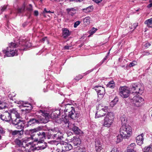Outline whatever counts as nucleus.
Segmentation results:
<instances>
[{
	"label": "nucleus",
	"mask_w": 152,
	"mask_h": 152,
	"mask_svg": "<svg viewBox=\"0 0 152 152\" xmlns=\"http://www.w3.org/2000/svg\"><path fill=\"white\" fill-rule=\"evenodd\" d=\"M31 43L29 42H26L23 40L19 42L18 45L15 42H11L9 44V47L7 48L6 51L3 50V53H6L7 56H13L15 55H17V50L15 48L17 47H20L18 49L20 50H24L29 48L31 46Z\"/></svg>",
	"instance_id": "1"
},
{
	"label": "nucleus",
	"mask_w": 152,
	"mask_h": 152,
	"mask_svg": "<svg viewBox=\"0 0 152 152\" xmlns=\"http://www.w3.org/2000/svg\"><path fill=\"white\" fill-rule=\"evenodd\" d=\"M131 90L132 91V94L133 95L135 94L137 95L138 94L142 92L141 89V86L140 84L133 85L131 88ZM143 100L144 99L142 98L137 95L134 96L133 98L131 99V102L134 105L137 107L142 105Z\"/></svg>",
	"instance_id": "2"
},
{
	"label": "nucleus",
	"mask_w": 152,
	"mask_h": 152,
	"mask_svg": "<svg viewBox=\"0 0 152 152\" xmlns=\"http://www.w3.org/2000/svg\"><path fill=\"white\" fill-rule=\"evenodd\" d=\"M103 125L106 127H109L113 124L114 118V114L113 112H108L105 115Z\"/></svg>",
	"instance_id": "3"
},
{
	"label": "nucleus",
	"mask_w": 152,
	"mask_h": 152,
	"mask_svg": "<svg viewBox=\"0 0 152 152\" xmlns=\"http://www.w3.org/2000/svg\"><path fill=\"white\" fill-rule=\"evenodd\" d=\"M64 112H68V116L72 119L78 118L80 115L79 113H76L74 108L70 104L65 105Z\"/></svg>",
	"instance_id": "4"
},
{
	"label": "nucleus",
	"mask_w": 152,
	"mask_h": 152,
	"mask_svg": "<svg viewBox=\"0 0 152 152\" xmlns=\"http://www.w3.org/2000/svg\"><path fill=\"white\" fill-rule=\"evenodd\" d=\"M132 133V128L130 126L122 125L120 130V134L125 138H129Z\"/></svg>",
	"instance_id": "5"
},
{
	"label": "nucleus",
	"mask_w": 152,
	"mask_h": 152,
	"mask_svg": "<svg viewBox=\"0 0 152 152\" xmlns=\"http://www.w3.org/2000/svg\"><path fill=\"white\" fill-rule=\"evenodd\" d=\"M31 137H27L21 140L18 139H16L15 141V144L19 145L20 147H23L25 148L26 146L27 147L30 146L31 147L33 145V142H28L29 140Z\"/></svg>",
	"instance_id": "6"
},
{
	"label": "nucleus",
	"mask_w": 152,
	"mask_h": 152,
	"mask_svg": "<svg viewBox=\"0 0 152 152\" xmlns=\"http://www.w3.org/2000/svg\"><path fill=\"white\" fill-rule=\"evenodd\" d=\"M96 109L97 110L95 114V117L98 118L105 115V114L104 113H102V112H107L108 107L104 106L102 104H100L97 106Z\"/></svg>",
	"instance_id": "7"
},
{
	"label": "nucleus",
	"mask_w": 152,
	"mask_h": 152,
	"mask_svg": "<svg viewBox=\"0 0 152 152\" xmlns=\"http://www.w3.org/2000/svg\"><path fill=\"white\" fill-rule=\"evenodd\" d=\"M38 112L42 116L39 117L37 120L39 121V124L40 123H46L48 122L49 114L45 110H40Z\"/></svg>",
	"instance_id": "8"
},
{
	"label": "nucleus",
	"mask_w": 152,
	"mask_h": 152,
	"mask_svg": "<svg viewBox=\"0 0 152 152\" xmlns=\"http://www.w3.org/2000/svg\"><path fill=\"white\" fill-rule=\"evenodd\" d=\"M118 92L120 95L124 98L128 97L130 93L129 88L126 86H121L119 88Z\"/></svg>",
	"instance_id": "9"
},
{
	"label": "nucleus",
	"mask_w": 152,
	"mask_h": 152,
	"mask_svg": "<svg viewBox=\"0 0 152 152\" xmlns=\"http://www.w3.org/2000/svg\"><path fill=\"white\" fill-rule=\"evenodd\" d=\"M12 124L18 129H23L24 127V121L20 119H16L13 121Z\"/></svg>",
	"instance_id": "10"
},
{
	"label": "nucleus",
	"mask_w": 152,
	"mask_h": 152,
	"mask_svg": "<svg viewBox=\"0 0 152 152\" xmlns=\"http://www.w3.org/2000/svg\"><path fill=\"white\" fill-rule=\"evenodd\" d=\"M67 118V117L66 116L62 115L61 119H56V121L58 123L62 122L64 123L63 124L64 126L65 127H68L69 128L70 126V124L69 120L66 118ZM60 119L61 118H60Z\"/></svg>",
	"instance_id": "11"
},
{
	"label": "nucleus",
	"mask_w": 152,
	"mask_h": 152,
	"mask_svg": "<svg viewBox=\"0 0 152 152\" xmlns=\"http://www.w3.org/2000/svg\"><path fill=\"white\" fill-rule=\"evenodd\" d=\"M9 111L10 116L12 118V123L13 121L15 120L16 119H20V115L15 109H13L10 110Z\"/></svg>",
	"instance_id": "12"
},
{
	"label": "nucleus",
	"mask_w": 152,
	"mask_h": 152,
	"mask_svg": "<svg viewBox=\"0 0 152 152\" xmlns=\"http://www.w3.org/2000/svg\"><path fill=\"white\" fill-rule=\"evenodd\" d=\"M0 118L3 121L9 122L12 120L9 111H6L0 115Z\"/></svg>",
	"instance_id": "13"
},
{
	"label": "nucleus",
	"mask_w": 152,
	"mask_h": 152,
	"mask_svg": "<svg viewBox=\"0 0 152 152\" xmlns=\"http://www.w3.org/2000/svg\"><path fill=\"white\" fill-rule=\"evenodd\" d=\"M95 90L96 91L98 96L100 98H102L105 94L104 88L101 86L97 87Z\"/></svg>",
	"instance_id": "14"
},
{
	"label": "nucleus",
	"mask_w": 152,
	"mask_h": 152,
	"mask_svg": "<svg viewBox=\"0 0 152 152\" xmlns=\"http://www.w3.org/2000/svg\"><path fill=\"white\" fill-rule=\"evenodd\" d=\"M61 146L63 151H68L72 149V145L66 142H64L61 144Z\"/></svg>",
	"instance_id": "15"
},
{
	"label": "nucleus",
	"mask_w": 152,
	"mask_h": 152,
	"mask_svg": "<svg viewBox=\"0 0 152 152\" xmlns=\"http://www.w3.org/2000/svg\"><path fill=\"white\" fill-rule=\"evenodd\" d=\"M36 141H38L37 148H39V149H43L47 147V143L43 140H38V139H36Z\"/></svg>",
	"instance_id": "16"
},
{
	"label": "nucleus",
	"mask_w": 152,
	"mask_h": 152,
	"mask_svg": "<svg viewBox=\"0 0 152 152\" xmlns=\"http://www.w3.org/2000/svg\"><path fill=\"white\" fill-rule=\"evenodd\" d=\"M69 128L72 129L75 133L76 134H79L81 132L80 129L75 125V124H70Z\"/></svg>",
	"instance_id": "17"
},
{
	"label": "nucleus",
	"mask_w": 152,
	"mask_h": 152,
	"mask_svg": "<svg viewBox=\"0 0 152 152\" xmlns=\"http://www.w3.org/2000/svg\"><path fill=\"white\" fill-rule=\"evenodd\" d=\"M37 131V129H30L29 130H27L25 131V134L27 135H31V136L30 137H31V139L29 140V141L33 139V136L34 134V133H36Z\"/></svg>",
	"instance_id": "18"
},
{
	"label": "nucleus",
	"mask_w": 152,
	"mask_h": 152,
	"mask_svg": "<svg viewBox=\"0 0 152 152\" xmlns=\"http://www.w3.org/2000/svg\"><path fill=\"white\" fill-rule=\"evenodd\" d=\"M144 136L143 133H142L136 137V142L138 145H141L143 143Z\"/></svg>",
	"instance_id": "19"
},
{
	"label": "nucleus",
	"mask_w": 152,
	"mask_h": 152,
	"mask_svg": "<svg viewBox=\"0 0 152 152\" xmlns=\"http://www.w3.org/2000/svg\"><path fill=\"white\" fill-rule=\"evenodd\" d=\"M36 135V134H34ZM36 136H38L39 139L43 140L46 138V134L45 132L43 131H40L36 134Z\"/></svg>",
	"instance_id": "20"
},
{
	"label": "nucleus",
	"mask_w": 152,
	"mask_h": 152,
	"mask_svg": "<svg viewBox=\"0 0 152 152\" xmlns=\"http://www.w3.org/2000/svg\"><path fill=\"white\" fill-rule=\"evenodd\" d=\"M36 124H39V121L37 119L33 118L30 119L29 121L28 122L26 125L28 127L30 126H33Z\"/></svg>",
	"instance_id": "21"
},
{
	"label": "nucleus",
	"mask_w": 152,
	"mask_h": 152,
	"mask_svg": "<svg viewBox=\"0 0 152 152\" xmlns=\"http://www.w3.org/2000/svg\"><path fill=\"white\" fill-rule=\"evenodd\" d=\"M61 112L59 110H56L53 111L51 114V117L53 118H58L60 115Z\"/></svg>",
	"instance_id": "22"
},
{
	"label": "nucleus",
	"mask_w": 152,
	"mask_h": 152,
	"mask_svg": "<svg viewBox=\"0 0 152 152\" xmlns=\"http://www.w3.org/2000/svg\"><path fill=\"white\" fill-rule=\"evenodd\" d=\"M72 142L75 146H77L81 144L80 139L77 137H73V139Z\"/></svg>",
	"instance_id": "23"
},
{
	"label": "nucleus",
	"mask_w": 152,
	"mask_h": 152,
	"mask_svg": "<svg viewBox=\"0 0 152 152\" xmlns=\"http://www.w3.org/2000/svg\"><path fill=\"white\" fill-rule=\"evenodd\" d=\"M135 146L136 144L134 143L131 144L127 148V152H136L134 150Z\"/></svg>",
	"instance_id": "24"
},
{
	"label": "nucleus",
	"mask_w": 152,
	"mask_h": 152,
	"mask_svg": "<svg viewBox=\"0 0 152 152\" xmlns=\"http://www.w3.org/2000/svg\"><path fill=\"white\" fill-rule=\"evenodd\" d=\"M70 33L69 30L66 28L62 29V34L63 37L66 38L70 35Z\"/></svg>",
	"instance_id": "25"
},
{
	"label": "nucleus",
	"mask_w": 152,
	"mask_h": 152,
	"mask_svg": "<svg viewBox=\"0 0 152 152\" xmlns=\"http://www.w3.org/2000/svg\"><path fill=\"white\" fill-rule=\"evenodd\" d=\"M46 134V138L47 137L48 139L53 138L52 130H49L48 132H45Z\"/></svg>",
	"instance_id": "26"
},
{
	"label": "nucleus",
	"mask_w": 152,
	"mask_h": 152,
	"mask_svg": "<svg viewBox=\"0 0 152 152\" xmlns=\"http://www.w3.org/2000/svg\"><path fill=\"white\" fill-rule=\"evenodd\" d=\"M115 82L113 81H111L109 82L107 86V87L113 88H115Z\"/></svg>",
	"instance_id": "27"
},
{
	"label": "nucleus",
	"mask_w": 152,
	"mask_h": 152,
	"mask_svg": "<svg viewBox=\"0 0 152 152\" xmlns=\"http://www.w3.org/2000/svg\"><path fill=\"white\" fill-rule=\"evenodd\" d=\"M143 152H152V148L150 146L145 147L143 149Z\"/></svg>",
	"instance_id": "28"
},
{
	"label": "nucleus",
	"mask_w": 152,
	"mask_h": 152,
	"mask_svg": "<svg viewBox=\"0 0 152 152\" xmlns=\"http://www.w3.org/2000/svg\"><path fill=\"white\" fill-rule=\"evenodd\" d=\"M52 131L53 132V139H55L56 136H58V133H57V132H58L59 130L58 129L55 128L53 130H52Z\"/></svg>",
	"instance_id": "29"
},
{
	"label": "nucleus",
	"mask_w": 152,
	"mask_h": 152,
	"mask_svg": "<svg viewBox=\"0 0 152 152\" xmlns=\"http://www.w3.org/2000/svg\"><path fill=\"white\" fill-rule=\"evenodd\" d=\"M118 98L116 97L114 99L112 100L110 102V105L112 107L114 106L117 102H118Z\"/></svg>",
	"instance_id": "30"
},
{
	"label": "nucleus",
	"mask_w": 152,
	"mask_h": 152,
	"mask_svg": "<svg viewBox=\"0 0 152 152\" xmlns=\"http://www.w3.org/2000/svg\"><path fill=\"white\" fill-rule=\"evenodd\" d=\"M121 124L122 125H126L127 122V119L125 115H123L121 118Z\"/></svg>",
	"instance_id": "31"
},
{
	"label": "nucleus",
	"mask_w": 152,
	"mask_h": 152,
	"mask_svg": "<svg viewBox=\"0 0 152 152\" xmlns=\"http://www.w3.org/2000/svg\"><path fill=\"white\" fill-rule=\"evenodd\" d=\"M90 18L89 17H87L83 19V22L84 24L87 25L90 23Z\"/></svg>",
	"instance_id": "32"
},
{
	"label": "nucleus",
	"mask_w": 152,
	"mask_h": 152,
	"mask_svg": "<svg viewBox=\"0 0 152 152\" xmlns=\"http://www.w3.org/2000/svg\"><path fill=\"white\" fill-rule=\"evenodd\" d=\"M57 133H58V136H56V137L55 139L57 140L62 139V138H63V137L62 136L63 135V133L59 131V132H57Z\"/></svg>",
	"instance_id": "33"
},
{
	"label": "nucleus",
	"mask_w": 152,
	"mask_h": 152,
	"mask_svg": "<svg viewBox=\"0 0 152 152\" xmlns=\"http://www.w3.org/2000/svg\"><path fill=\"white\" fill-rule=\"evenodd\" d=\"M123 138L125 139L124 138V137H123L120 134V135H118L117 136V142L118 143L119 142L123 140Z\"/></svg>",
	"instance_id": "34"
},
{
	"label": "nucleus",
	"mask_w": 152,
	"mask_h": 152,
	"mask_svg": "<svg viewBox=\"0 0 152 152\" xmlns=\"http://www.w3.org/2000/svg\"><path fill=\"white\" fill-rule=\"evenodd\" d=\"M144 23L147 26H148L150 24H152V18H151L145 20Z\"/></svg>",
	"instance_id": "35"
},
{
	"label": "nucleus",
	"mask_w": 152,
	"mask_h": 152,
	"mask_svg": "<svg viewBox=\"0 0 152 152\" xmlns=\"http://www.w3.org/2000/svg\"><path fill=\"white\" fill-rule=\"evenodd\" d=\"M7 8V6L4 5L2 7L0 8V14H1Z\"/></svg>",
	"instance_id": "36"
},
{
	"label": "nucleus",
	"mask_w": 152,
	"mask_h": 152,
	"mask_svg": "<svg viewBox=\"0 0 152 152\" xmlns=\"http://www.w3.org/2000/svg\"><path fill=\"white\" fill-rule=\"evenodd\" d=\"M25 10V7H23L20 8H19L18 9L17 13H21L23 12Z\"/></svg>",
	"instance_id": "37"
},
{
	"label": "nucleus",
	"mask_w": 152,
	"mask_h": 152,
	"mask_svg": "<svg viewBox=\"0 0 152 152\" xmlns=\"http://www.w3.org/2000/svg\"><path fill=\"white\" fill-rule=\"evenodd\" d=\"M66 10L68 14H70V12L72 11L74 12L75 10V9L72 8H67Z\"/></svg>",
	"instance_id": "38"
},
{
	"label": "nucleus",
	"mask_w": 152,
	"mask_h": 152,
	"mask_svg": "<svg viewBox=\"0 0 152 152\" xmlns=\"http://www.w3.org/2000/svg\"><path fill=\"white\" fill-rule=\"evenodd\" d=\"M137 61H132V62L130 63L129 64V66L130 67L133 66L137 64Z\"/></svg>",
	"instance_id": "39"
},
{
	"label": "nucleus",
	"mask_w": 152,
	"mask_h": 152,
	"mask_svg": "<svg viewBox=\"0 0 152 152\" xmlns=\"http://www.w3.org/2000/svg\"><path fill=\"white\" fill-rule=\"evenodd\" d=\"M83 77L82 76L80 75H79L78 76H76L75 77V79L77 81H78L79 80L81 79Z\"/></svg>",
	"instance_id": "40"
},
{
	"label": "nucleus",
	"mask_w": 152,
	"mask_h": 152,
	"mask_svg": "<svg viewBox=\"0 0 152 152\" xmlns=\"http://www.w3.org/2000/svg\"><path fill=\"white\" fill-rule=\"evenodd\" d=\"M97 28H95L94 27H93L91 31H90V33L91 35H92L97 30Z\"/></svg>",
	"instance_id": "41"
},
{
	"label": "nucleus",
	"mask_w": 152,
	"mask_h": 152,
	"mask_svg": "<svg viewBox=\"0 0 152 152\" xmlns=\"http://www.w3.org/2000/svg\"><path fill=\"white\" fill-rule=\"evenodd\" d=\"M80 23V21H77L74 24V27L76 28L77 26H78Z\"/></svg>",
	"instance_id": "42"
},
{
	"label": "nucleus",
	"mask_w": 152,
	"mask_h": 152,
	"mask_svg": "<svg viewBox=\"0 0 152 152\" xmlns=\"http://www.w3.org/2000/svg\"><path fill=\"white\" fill-rule=\"evenodd\" d=\"M96 150L97 152H100L102 149V147L95 146Z\"/></svg>",
	"instance_id": "43"
},
{
	"label": "nucleus",
	"mask_w": 152,
	"mask_h": 152,
	"mask_svg": "<svg viewBox=\"0 0 152 152\" xmlns=\"http://www.w3.org/2000/svg\"><path fill=\"white\" fill-rule=\"evenodd\" d=\"M18 135L20 136L21 135L23 134V129H21L20 131L18 130Z\"/></svg>",
	"instance_id": "44"
},
{
	"label": "nucleus",
	"mask_w": 152,
	"mask_h": 152,
	"mask_svg": "<svg viewBox=\"0 0 152 152\" xmlns=\"http://www.w3.org/2000/svg\"><path fill=\"white\" fill-rule=\"evenodd\" d=\"M27 10L30 12H31L33 10V8L32 5L30 4L29 7L27 8Z\"/></svg>",
	"instance_id": "45"
},
{
	"label": "nucleus",
	"mask_w": 152,
	"mask_h": 152,
	"mask_svg": "<svg viewBox=\"0 0 152 152\" xmlns=\"http://www.w3.org/2000/svg\"><path fill=\"white\" fill-rule=\"evenodd\" d=\"M149 2L150 4H148L147 6V7L148 8H150L152 7V0H149Z\"/></svg>",
	"instance_id": "46"
},
{
	"label": "nucleus",
	"mask_w": 152,
	"mask_h": 152,
	"mask_svg": "<svg viewBox=\"0 0 152 152\" xmlns=\"http://www.w3.org/2000/svg\"><path fill=\"white\" fill-rule=\"evenodd\" d=\"M79 148H80L79 151L75 152H85V149L79 148H78V149Z\"/></svg>",
	"instance_id": "47"
},
{
	"label": "nucleus",
	"mask_w": 152,
	"mask_h": 152,
	"mask_svg": "<svg viewBox=\"0 0 152 152\" xmlns=\"http://www.w3.org/2000/svg\"><path fill=\"white\" fill-rule=\"evenodd\" d=\"M18 130H15L13 131L12 132V135L13 136H15L17 134H18Z\"/></svg>",
	"instance_id": "48"
},
{
	"label": "nucleus",
	"mask_w": 152,
	"mask_h": 152,
	"mask_svg": "<svg viewBox=\"0 0 152 152\" xmlns=\"http://www.w3.org/2000/svg\"><path fill=\"white\" fill-rule=\"evenodd\" d=\"M95 142L96 144H98V145H102L101 142L98 140H96Z\"/></svg>",
	"instance_id": "49"
},
{
	"label": "nucleus",
	"mask_w": 152,
	"mask_h": 152,
	"mask_svg": "<svg viewBox=\"0 0 152 152\" xmlns=\"http://www.w3.org/2000/svg\"><path fill=\"white\" fill-rule=\"evenodd\" d=\"M110 152H118V151L117 148H114Z\"/></svg>",
	"instance_id": "50"
},
{
	"label": "nucleus",
	"mask_w": 152,
	"mask_h": 152,
	"mask_svg": "<svg viewBox=\"0 0 152 152\" xmlns=\"http://www.w3.org/2000/svg\"><path fill=\"white\" fill-rule=\"evenodd\" d=\"M143 54L144 55H148L150 54V53L147 51H145L144 52Z\"/></svg>",
	"instance_id": "51"
},
{
	"label": "nucleus",
	"mask_w": 152,
	"mask_h": 152,
	"mask_svg": "<svg viewBox=\"0 0 152 152\" xmlns=\"http://www.w3.org/2000/svg\"><path fill=\"white\" fill-rule=\"evenodd\" d=\"M96 3L98 4L100 3L102 0H92Z\"/></svg>",
	"instance_id": "52"
},
{
	"label": "nucleus",
	"mask_w": 152,
	"mask_h": 152,
	"mask_svg": "<svg viewBox=\"0 0 152 152\" xmlns=\"http://www.w3.org/2000/svg\"><path fill=\"white\" fill-rule=\"evenodd\" d=\"M29 105H30L29 104H28L27 103H25L23 104V106L24 107H29Z\"/></svg>",
	"instance_id": "53"
},
{
	"label": "nucleus",
	"mask_w": 152,
	"mask_h": 152,
	"mask_svg": "<svg viewBox=\"0 0 152 152\" xmlns=\"http://www.w3.org/2000/svg\"><path fill=\"white\" fill-rule=\"evenodd\" d=\"M5 133V131L3 130L2 128L0 127V133L4 134Z\"/></svg>",
	"instance_id": "54"
},
{
	"label": "nucleus",
	"mask_w": 152,
	"mask_h": 152,
	"mask_svg": "<svg viewBox=\"0 0 152 152\" xmlns=\"http://www.w3.org/2000/svg\"><path fill=\"white\" fill-rule=\"evenodd\" d=\"M38 12L37 10H35L34 12V15L36 16H37L38 15Z\"/></svg>",
	"instance_id": "55"
},
{
	"label": "nucleus",
	"mask_w": 152,
	"mask_h": 152,
	"mask_svg": "<svg viewBox=\"0 0 152 152\" xmlns=\"http://www.w3.org/2000/svg\"><path fill=\"white\" fill-rule=\"evenodd\" d=\"M150 45L151 44L149 43H146L144 45V46L146 48H148Z\"/></svg>",
	"instance_id": "56"
},
{
	"label": "nucleus",
	"mask_w": 152,
	"mask_h": 152,
	"mask_svg": "<svg viewBox=\"0 0 152 152\" xmlns=\"http://www.w3.org/2000/svg\"><path fill=\"white\" fill-rule=\"evenodd\" d=\"M24 149H23H23L21 148H19L18 149V152H23V150H24Z\"/></svg>",
	"instance_id": "57"
},
{
	"label": "nucleus",
	"mask_w": 152,
	"mask_h": 152,
	"mask_svg": "<svg viewBox=\"0 0 152 152\" xmlns=\"http://www.w3.org/2000/svg\"><path fill=\"white\" fill-rule=\"evenodd\" d=\"M71 47V46L66 45L64 47V49L65 50H68L69 48Z\"/></svg>",
	"instance_id": "58"
},
{
	"label": "nucleus",
	"mask_w": 152,
	"mask_h": 152,
	"mask_svg": "<svg viewBox=\"0 0 152 152\" xmlns=\"http://www.w3.org/2000/svg\"><path fill=\"white\" fill-rule=\"evenodd\" d=\"M133 27L134 28V29H135L136 27L138 26V23H134L133 24Z\"/></svg>",
	"instance_id": "59"
},
{
	"label": "nucleus",
	"mask_w": 152,
	"mask_h": 152,
	"mask_svg": "<svg viewBox=\"0 0 152 152\" xmlns=\"http://www.w3.org/2000/svg\"><path fill=\"white\" fill-rule=\"evenodd\" d=\"M107 56L104 58L102 61H101V64H102L104 62V61L107 59Z\"/></svg>",
	"instance_id": "60"
},
{
	"label": "nucleus",
	"mask_w": 152,
	"mask_h": 152,
	"mask_svg": "<svg viewBox=\"0 0 152 152\" xmlns=\"http://www.w3.org/2000/svg\"><path fill=\"white\" fill-rule=\"evenodd\" d=\"M45 40H47V38L46 37L43 38L41 41V42H43L45 41Z\"/></svg>",
	"instance_id": "61"
},
{
	"label": "nucleus",
	"mask_w": 152,
	"mask_h": 152,
	"mask_svg": "<svg viewBox=\"0 0 152 152\" xmlns=\"http://www.w3.org/2000/svg\"><path fill=\"white\" fill-rule=\"evenodd\" d=\"M48 11L47 10V9L46 8H45L44 9V11L43 12V14H45V13H48Z\"/></svg>",
	"instance_id": "62"
},
{
	"label": "nucleus",
	"mask_w": 152,
	"mask_h": 152,
	"mask_svg": "<svg viewBox=\"0 0 152 152\" xmlns=\"http://www.w3.org/2000/svg\"><path fill=\"white\" fill-rule=\"evenodd\" d=\"M89 9H90L89 7H88L87 8L86 10H88L87 12H89L90 11L89 10Z\"/></svg>",
	"instance_id": "63"
},
{
	"label": "nucleus",
	"mask_w": 152,
	"mask_h": 152,
	"mask_svg": "<svg viewBox=\"0 0 152 152\" xmlns=\"http://www.w3.org/2000/svg\"><path fill=\"white\" fill-rule=\"evenodd\" d=\"M5 106H0V109H3V108H5Z\"/></svg>",
	"instance_id": "64"
}]
</instances>
